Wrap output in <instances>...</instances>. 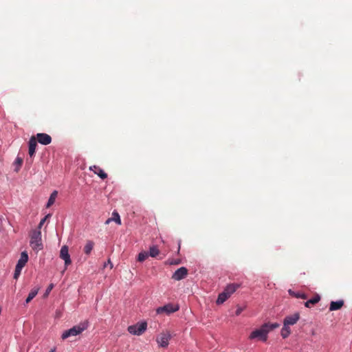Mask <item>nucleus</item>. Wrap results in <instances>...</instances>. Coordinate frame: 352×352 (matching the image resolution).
<instances>
[{"mask_svg": "<svg viewBox=\"0 0 352 352\" xmlns=\"http://www.w3.org/2000/svg\"><path fill=\"white\" fill-rule=\"evenodd\" d=\"M111 219V221H115L117 224L121 225V219L120 215L116 211L113 212L112 217Z\"/></svg>", "mask_w": 352, "mask_h": 352, "instance_id": "nucleus-24", "label": "nucleus"}, {"mask_svg": "<svg viewBox=\"0 0 352 352\" xmlns=\"http://www.w3.org/2000/svg\"><path fill=\"white\" fill-rule=\"evenodd\" d=\"M160 254V250L157 246H151L149 249L148 255L151 257L155 258Z\"/></svg>", "mask_w": 352, "mask_h": 352, "instance_id": "nucleus-22", "label": "nucleus"}, {"mask_svg": "<svg viewBox=\"0 0 352 352\" xmlns=\"http://www.w3.org/2000/svg\"><path fill=\"white\" fill-rule=\"evenodd\" d=\"M36 146L37 142L36 138L35 136H32L28 142V154L30 158L35 155Z\"/></svg>", "mask_w": 352, "mask_h": 352, "instance_id": "nucleus-10", "label": "nucleus"}, {"mask_svg": "<svg viewBox=\"0 0 352 352\" xmlns=\"http://www.w3.org/2000/svg\"><path fill=\"white\" fill-rule=\"evenodd\" d=\"M23 164V159L21 157H17L15 160V161L13 163V165L14 166V170L17 173L22 166Z\"/></svg>", "mask_w": 352, "mask_h": 352, "instance_id": "nucleus-21", "label": "nucleus"}, {"mask_svg": "<svg viewBox=\"0 0 352 352\" xmlns=\"http://www.w3.org/2000/svg\"><path fill=\"white\" fill-rule=\"evenodd\" d=\"M60 258L64 260L65 265L67 267L72 263L70 255L69 254L68 247L63 245L60 251Z\"/></svg>", "mask_w": 352, "mask_h": 352, "instance_id": "nucleus-6", "label": "nucleus"}, {"mask_svg": "<svg viewBox=\"0 0 352 352\" xmlns=\"http://www.w3.org/2000/svg\"><path fill=\"white\" fill-rule=\"evenodd\" d=\"M146 322L138 323L128 327V331L133 335H142L146 329Z\"/></svg>", "mask_w": 352, "mask_h": 352, "instance_id": "nucleus-4", "label": "nucleus"}, {"mask_svg": "<svg viewBox=\"0 0 352 352\" xmlns=\"http://www.w3.org/2000/svg\"><path fill=\"white\" fill-rule=\"evenodd\" d=\"M179 263H180V261L179 260H177V261L173 260V261L169 262V264L170 265H178Z\"/></svg>", "mask_w": 352, "mask_h": 352, "instance_id": "nucleus-31", "label": "nucleus"}, {"mask_svg": "<svg viewBox=\"0 0 352 352\" xmlns=\"http://www.w3.org/2000/svg\"><path fill=\"white\" fill-rule=\"evenodd\" d=\"M289 293L291 296H294L298 298H302V299H306L307 296L305 294H300L299 292H295L292 291L291 289L289 290Z\"/></svg>", "mask_w": 352, "mask_h": 352, "instance_id": "nucleus-25", "label": "nucleus"}, {"mask_svg": "<svg viewBox=\"0 0 352 352\" xmlns=\"http://www.w3.org/2000/svg\"><path fill=\"white\" fill-rule=\"evenodd\" d=\"M58 192L56 190H54L52 192L50 195V197L48 199V201L47 203L46 207L50 208L51 206H52L56 200V198L57 197Z\"/></svg>", "mask_w": 352, "mask_h": 352, "instance_id": "nucleus-19", "label": "nucleus"}, {"mask_svg": "<svg viewBox=\"0 0 352 352\" xmlns=\"http://www.w3.org/2000/svg\"><path fill=\"white\" fill-rule=\"evenodd\" d=\"M53 287H54V285L53 284H50L48 286V287L46 289V292H45L46 295L48 294L51 292V290L53 289Z\"/></svg>", "mask_w": 352, "mask_h": 352, "instance_id": "nucleus-30", "label": "nucleus"}, {"mask_svg": "<svg viewBox=\"0 0 352 352\" xmlns=\"http://www.w3.org/2000/svg\"><path fill=\"white\" fill-rule=\"evenodd\" d=\"M108 263H109V264L111 265V268H112V267H113V265H112V263H111L110 260H108Z\"/></svg>", "mask_w": 352, "mask_h": 352, "instance_id": "nucleus-33", "label": "nucleus"}, {"mask_svg": "<svg viewBox=\"0 0 352 352\" xmlns=\"http://www.w3.org/2000/svg\"><path fill=\"white\" fill-rule=\"evenodd\" d=\"M239 287L240 285L237 283L230 284L225 288L223 292L230 296Z\"/></svg>", "mask_w": 352, "mask_h": 352, "instance_id": "nucleus-15", "label": "nucleus"}, {"mask_svg": "<svg viewBox=\"0 0 352 352\" xmlns=\"http://www.w3.org/2000/svg\"><path fill=\"white\" fill-rule=\"evenodd\" d=\"M299 318H300L299 314L298 313H295L293 315L288 316L285 317V318L284 319L283 324L285 325H287V326L293 325V324H296L298 322Z\"/></svg>", "mask_w": 352, "mask_h": 352, "instance_id": "nucleus-11", "label": "nucleus"}, {"mask_svg": "<svg viewBox=\"0 0 352 352\" xmlns=\"http://www.w3.org/2000/svg\"><path fill=\"white\" fill-rule=\"evenodd\" d=\"M250 340L258 339L264 340V324L261 325L258 329L253 331L249 336Z\"/></svg>", "mask_w": 352, "mask_h": 352, "instance_id": "nucleus-9", "label": "nucleus"}, {"mask_svg": "<svg viewBox=\"0 0 352 352\" xmlns=\"http://www.w3.org/2000/svg\"><path fill=\"white\" fill-rule=\"evenodd\" d=\"M148 256H149L148 253H147L146 252H142L139 253V254L138 256V261L140 262H143L144 261H145L146 259V258Z\"/></svg>", "mask_w": 352, "mask_h": 352, "instance_id": "nucleus-26", "label": "nucleus"}, {"mask_svg": "<svg viewBox=\"0 0 352 352\" xmlns=\"http://www.w3.org/2000/svg\"><path fill=\"white\" fill-rule=\"evenodd\" d=\"M171 338V334L169 331H163L156 337V342L158 345L163 348L168 346L169 340Z\"/></svg>", "mask_w": 352, "mask_h": 352, "instance_id": "nucleus-3", "label": "nucleus"}, {"mask_svg": "<svg viewBox=\"0 0 352 352\" xmlns=\"http://www.w3.org/2000/svg\"><path fill=\"white\" fill-rule=\"evenodd\" d=\"M243 310V307H238L235 312L236 316H239Z\"/></svg>", "mask_w": 352, "mask_h": 352, "instance_id": "nucleus-29", "label": "nucleus"}, {"mask_svg": "<svg viewBox=\"0 0 352 352\" xmlns=\"http://www.w3.org/2000/svg\"><path fill=\"white\" fill-rule=\"evenodd\" d=\"M36 142L43 145H48L52 142V138L50 135L44 133H37L35 136Z\"/></svg>", "mask_w": 352, "mask_h": 352, "instance_id": "nucleus-7", "label": "nucleus"}, {"mask_svg": "<svg viewBox=\"0 0 352 352\" xmlns=\"http://www.w3.org/2000/svg\"><path fill=\"white\" fill-rule=\"evenodd\" d=\"M179 309V307L177 305L174 306L171 304L166 305L163 307H158L157 309V313L158 314H162V313H166L167 314L174 313L177 311Z\"/></svg>", "mask_w": 352, "mask_h": 352, "instance_id": "nucleus-5", "label": "nucleus"}, {"mask_svg": "<svg viewBox=\"0 0 352 352\" xmlns=\"http://www.w3.org/2000/svg\"><path fill=\"white\" fill-rule=\"evenodd\" d=\"M50 352H54V350H52V351H50Z\"/></svg>", "mask_w": 352, "mask_h": 352, "instance_id": "nucleus-36", "label": "nucleus"}, {"mask_svg": "<svg viewBox=\"0 0 352 352\" xmlns=\"http://www.w3.org/2000/svg\"><path fill=\"white\" fill-rule=\"evenodd\" d=\"M39 291L38 287L33 288L28 294V298L25 300V302L29 303L38 294Z\"/></svg>", "mask_w": 352, "mask_h": 352, "instance_id": "nucleus-17", "label": "nucleus"}, {"mask_svg": "<svg viewBox=\"0 0 352 352\" xmlns=\"http://www.w3.org/2000/svg\"><path fill=\"white\" fill-rule=\"evenodd\" d=\"M28 261V255L26 252H23L21 254V257L16 263L19 268H23Z\"/></svg>", "mask_w": 352, "mask_h": 352, "instance_id": "nucleus-13", "label": "nucleus"}, {"mask_svg": "<svg viewBox=\"0 0 352 352\" xmlns=\"http://www.w3.org/2000/svg\"><path fill=\"white\" fill-rule=\"evenodd\" d=\"M30 244L32 250L36 252L43 248L41 239V232L39 230H33L30 234Z\"/></svg>", "mask_w": 352, "mask_h": 352, "instance_id": "nucleus-1", "label": "nucleus"}, {"mask_svg": "<svg viewBox=\"0 0 352 352\" xmlns=\"http://www.w3.org/2000/svg\"><path fill=\"white\" fill-rule=\"evenodd\" d=\"M344 305V300L331 301L329 306V311L340 309Z\"/></svg>", "mask_w": 352, "mask_h": 352, "instance_id": "nucleus-14", "label": "nucleus"}, {"mask_svg": "<svg viewBox=\"0 0 352 352\" xmlns=\"http://www.w3.org/2000/svg\"><path fill=\"white\" fill-rule=\"evenodd\" d=\"M265 331H267V324H265Z\"/></svg>", "mask_w": 352, "mask_h": 352, "instance_id": "nucleus-34", "label": "nucleus"}, {"mask_svg": "<svg viewBox=\"0 0 352 352\" xmlns=\"http://www.w3.org/2000/svg\"><path fill=\"white\" fill-rule=\"evenodd\" d=\"M229 297L230 296L225 292H223L219 294L216 302L218 305L223 304Z\"/></svg>", "mask_w": 352, "mask_h": 352, "instance_id": "nucleus-20", "label": "nucleus"}, {"mask_svg": "<svg viewBox=\"0 0 352 352\" xmlns=\"http://www.w3.org/2000/svg\"><path fill=\"white\" fill-rule=\"evenodd\" d=\"M320 296L318 294H316L314 297H313L312 298L307 300L305 303V305L307 307H310L311 305H314L318 303L320 301Z\"/></svg>", "mask_w": 352, "mask_h": 352, "instance_id": "nucleus-16", "label": "nucleus"}, {"mask_svg": "<svg viewBox=\"0 0 352 352\" xmlns=\"http://www.w3.org/2000/svg\"><path fill=\"white\" fill-rule=\"evenodd\" d=\"M188 275V270L185 267H181L177 270L172 275V278L175 280L184 279Z\"/></svg>", "mask_w": 352, "mask_h": 352, "instance_id": "nucleus-8", "label": "nucleus"}, {"mask_svg": "<svg viewBox=\"0 0 352 352\" xmlns=\"http://www.w3.org/2000/svg\"><path fill=\"white\" fill-rule=\"evenodd\" d=\"M111 221V218H109L108 219H107V221H105V224H109L110 222Z\"/></svg>", "mask_w": 352, "mask_h": 352, "instance_id": "nucleus-32", "label": "nucleus"}, {"mask_svg": "<svg viewBox=\"0 0 352 352\" xmlns=\"http://www.w3.org/2000/svg\"><path fill=\"white\" fill-rule=\"evenodd\" d=\"M291 333V330L289 326L283 325V327L281 329V336L283 338H287Z\"/></svg>", "mask_w": 352, "mask_h": 352, "instance_id": "nucleus-23", "label": "nucleus"}, {"mask_svg": "<svg viewBox=\"0 0 352 352\" xmlns=\"http://www.w3.org/2000/svg\"><path fill=\"white\" fill-rule=\"evenodd\" d=\"M22 269L23 268H19V267L16 265L15 270H14V279H17L19 277Z\"/></svg>", "mask_w": 352, "mask_h": 352, "instance_id": "nucleus-28", "label": "nucleus"}, {"mask_svg": "<svg viewBox=\"0 0 352 352\" xmlns=\"http://www.w3.org/2000/svg\"><path fill=\"white\" fill-rule=\"evenodd\" d=\"M94 246V243L92 241H88L84 247V252L89 255L92 251Z\"/></svg>", "mask_w": 352, "mask_h": 352, "instance_id": "nucleus-18", "label": "nucleus"}, {"mask_svg": "<svg viewBox=\"0 0 352 352\" xmlns=\"http://www.w3.org/2000/svg\"><path fill=\"white\" fill-rule=\"evenodd\" d=\"M278 327V325H277V324H274V325H273V327Z\"/></svg>", "mask_w": 352, "mask_h": 352, "instance_id": "nucleus-35", "label": "nucleus"}, {"mask_svg": "<svg viewBox=\"0 0 352 352\" xmlns=\"http://www.w3.org/2000/svg\"><path fill=\"white\" fill-rule=\"evenodd\" d=\"M50 217V214H47L44 218H43V219L41 220V221H40V223H39V224H38V227H37V228H36V230H41V229L42 226H43L44 223L45 222V221H46V220H47Z\"/></svg>", "mask_w": 352, "mask_h": 352, "instance_id": "nucleus-27", "label": "nucleus"}, {"mask_svg": "<svg viewBox=\"0 0 352 352\" xmlns=\"http://www.w3.org/2000/svg\"><path fill=\"white\" fill-rule=\"evenodd\" d=\"M87 322H85L83 323H80L78 325H76L72 328L65 331L63 333L61 338L63 340H65L70 336H76L79 335L87 328Z\"/></svg>", "mask_w": 352, "mask_h": 352, "instance_id": "nucleus-2", "label": "nucleus"}, {"mask_svg": "<svg viewBox=\"0 0 352 352\" xmlns=\"http://www.w3.org/2000/svg\"><path fill=\"white\" fill-rule=\"evenodd\" d=\"M89 170L94 172L95 174L98 175L101 179H104L107 177V174L104 173L99 166L96 165L89 167Z\"/></svg>", "mask_w": 352, "mask_h": 352, "instance_id": "nucleus-12", "label": "nucleus"}]
</instances>
